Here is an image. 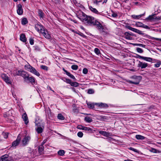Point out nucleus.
Returning a JSON list of instances; mask_svg holds the SVG:
<instances>
[{"instance_id":"a878e982","label":"nucleus","mask_w":161,"mask_h":161,"mask_svg":"<svg viewBox=\"0 0 161 161\" xmlns=\"http://www.w3.org/2000/svg\"><path fill=\"white\" fill-rule=\"evenodd\" d=\"M65 153V151L64 150H59L58 151V154L59 155L61 156H63Z\"/></svg>"},{"instance_id":"5701e85b","label":"nucleus","mask_w":161,"mask_h":161,"mask_svg":"<svg viewBox=\"0 0 161 161\" xmlns=\"http://www.w3.org/2000/svg\"><path fill=\"white\" fill-rule=\"evenodd\" d=\"M136 139L138 140H143L145 139V137L142 136L136 135Z\"/></svg>"},{"instance_id":"680f3d73","label":"nucleus","mask_w":161,"mask_h":161,"mask_svg":"<svg viewBox=\"0 0 161 161\" xmlns=\"http://www.w3.org/2000/svg\"><path fill=\"white\" fill-rule=\"evenodd\" d=\"M161 19V18L160 17H156L155 18V20H160Z\"/></svg>"},{"instance_id":"2f4dec72","label":"nucleus","mask_w":161,"mask_h":161,"mask_svg":"<svg viewBox=\"0 0 161 161\" xmlns=\"http://www.w3.org/2000/svg\"><path fill=\"white\" fill-rule=\"evenodd\" d=\"M131 17L134 19H138L141 17V15H131Z\"/></svg>"},{"instance_id":"58836bf2","label":"nucleus","mask_w":161,"mask_h":161,"mask_svg":"<svg viewBox=\"0 0 161 161\" xmlns=\"http://www.w3.org/2000/svg\"><path fill=\"white\" fill-rule=\"evenodd\" d=\"M94 52L97 55L100 54V52L99 49L97 48H96L94 49Z\"/></svg>"},{"instance_id":"6e6d98bb","label":"nucleus","mask_w":161,"mask_h":161,"mask_svg":"<svg viewBox=\"0 0 161 161\" xmlns=\"http://www.w3.org/2000/svg\"><path fill=\"white\" fill-rule=\"evenodd\" d=\"M101 2V1L94 0L93 2L94 3L98 4L99 3Z\"/></svg>"},{"instance_id":"bb28decb","label":"nucleus","mask_w":161,"mask_h":161,"mask_svg":"<svg viewBox=\"0 0 161 161\" xmlns=\"http://www.w3.org/2000/svg\"><path fill=\"white\" fill-rule=\"evenodd\" d=\"M99 133L103 135V136H108L109 134L106 131H100L99 132Z\"/></svg>"},{"instance_id":"e433bc0d","label":"nucleus","mask_w":161,"mask_h":161,"mask_svg":"<svg viewBox=\"0 0 161 161\" xmlns=\"http://www.w3.org/2000/svg\"><path fill=\"white\" fill-rule=\"evenodd\" d=\"M33 47L34 48V50L36 52L39 51L40 50V48L38 46H34Z\"/></svg>"},{"instance_id":"6e6552de","label":"nucleus","mask_w":161,"mask_h":161,"mask_svg":"<svg viewBox=\"0 0 161 161\" xmlns=\"http://www.w3.org/2000/svg\"><path fill=\"white\" fill-rule=\"evenodd\" d=\"M94 23V24H93L92 26L96 25L97 27L98 30L99 31H100L101 28L103 29V26H102V25L97 20L95 19Z\"/></svg>"},{"instance_id":"c756f323","label":"nucleus","mask_w":161,"mask_h":161,"mask_svg":"<svg viewBox=\"0 0 161 161\" xmlns=\"http://www.w3.org/2000/svg\"><path fill=\"white\" fill-rule=\"evenodd\" d=\"M22 24L23 25L26 24L28 23L27 19L26 18H23L22 20Z\"/></svg>"},{"instance_id":"0eeeda50","label":"nucleus","mask_w":161,"mask_h":161,"mask_svg":"<svg viewBox=\"0 0 161 161\" xmlns=\"http://www.w3.org/2000/svg\"><path fill=\"white\" fill-rule=\"evenodd\" d=\"M21 140V136L19 134L16 140L14 141L12 144V147H16L19 144Z\"/></svg>"},{"instance_id":"c03bdc74","label":"nucleus","mask_w":161,"mask_h":161,"mask_svg":"<svg viewBox=\"0 0 161 161\" xmlns=\"http://www.w3.org/2000/svg\"><path fill=\"white\" fill-rule=\"evenodd\" d=\"M41 68L45 70H48V67L45 65H42L41 66Z\"/></svg>"},{"instance_id":"9d476101","label":"nucleus","mask_w":161,"mask_h":161,"mask_svg":"<svg viewBox=\"0 0 161 161\" xmlns=\"http://www.w3.org/2000/svg\"><path fill=\"white\" fill-rule=\"evenodd\" d=\"M17 13L19 15L22 14L23 13V10L22 8V5L20 4H19L17 5Z\"/></svg>"},{"instance_id":"7ed1b4c3","label":"nucleus","mask_w":161,"mask_h":161,"mask_svg":"<svg viewBox=\"0 0 161 161\" xmlns=\"http://www.w3.org/2000/svg\"><path fill=\"white\" fill-rule=\"evenodd\" d=\"M31 138L30 136H25L21 141L22 145L25 146L27 145L31 140Z\"/></svg>"},{"instance_id":"dca6fc26","label":"nucleus","mask_w":161,"mask_h":161,"mask_svg":"<svg viewBox=\"0 0 161 161\" xmlns=\"http://www.w3.org/2000/svg\"><path fill=\"white\" fill-rule=\"evenodd\" d=\"M20 39L23 42H25L26 41V39L25 35L23 33L21 34L20 36Z\"/></svg>"},{"instance_id":"79ce46f5","label":"nucleus","mask_w":161,"mask_h":161,"mask_svg":"<svg viewBox=\"0 0 161 161\" xmlns=\"http://www.w3.org/2000/svg\"><path fill=\"white\" fill-rule=\"evenodd\" d=\"M161 64V63L160 61H159L157 63L154 64V66L156 68L159 67L160 65Z\"/></svg>"},{"instance_id":"473e14b6","label":"nucleus","mask_w":161,"mask_h":161,"mask_svg":"<svg viewBox=\"0 0 161 161\" xmlns=\"http://www.w3.org/2000/svg\"><path fill=\"white\" fill-rule=\"evenodd\" d=\"M84 129V130L86 131L89 132H91L92 131V130L89 127H85Z\"/></svg>"},{"instance_id":"052dcab7","label":"nucleus","mask_w":161,"mask_h":161,"mask_svg":"<svg viewBox=\"0 0 161 161\" xmlns=\"http://www.w3.org/2000/svg\"><path fill=\"white\" fill-rule=\"evenodd\" d=\"M4 137L5 138H8V135L6 133H3Z\"/></svg>"},{"instance_id":"6ab92c4d","label":"nucleus","mask_w":161,"mask_h":161,"mask_svg":"<svg viewBox=\"0 0 161 161\" xmlns=\"http://www.w3.org/2000/svg\"><path fill=\"white\" fill-rule=\"evenodd\" d=\"M38 14L39 16L40 19H42L44 17V13H43L41 9L38 10Z\"/></svg>"},{"instance_id":"13d9d810","label":"nucleus","mask_w":161,"mask_h":161,"mask_svg":"<svg viewBox=\"0 0 161 161\" xmlns=\"http://www.w3.org/2000/svg\"><path fill=\"white\" fill-rule=\"evenodd\" d=\"M112 16L114 17H116L117 16V15L116 13H113L112 14Z\"/></svg>"},{"instance_id":"c85d7f7f","label":"nucleus","mask_w":161,"mask_h":161,"mask_svg":"<svg viewBox=\"0 0 161 161\" xmlns=\"http://www.w3.org/2000/svg\"><path fill=\"white\" fill-rule=\"evenodd\" d=\"M71 86L75 87H77L79 86V84L77 82H72L70 84Z\"/></svg>"},{"instance_id":"3c124183","label":"nucleus","mask_w":161,"mask_h":161,"mask_svg":"<svg viewBox=\"0 0 161 161\" xmlns=\"http://www.w3.org/2000/svg\"><path fill=\"white\" fill-rule=\"evenodd\" d=\"M88 69L86 68H84L83 70V73L84 74H86L88 73Z\"/></svg>"},{"instance_id":"ddd939ff","label":"nucleus","mask_w":161,"mask_h":161,"mask_svg":"<svg viewBox=\"0 0 161 161\" xmlns=\"http://www.w3.org/2000/svg\"><path fill=\"white\" fill-rule=\"evenodd\" d=\"M22 118L23 119L24 121H25V124L26 125L28 123L29 121L27 115L25 113H24L23 114Z\"/></svg>"},{"instance_id":"20e7f679","label":"nucleus","mask_w":161,"mask_h":161,"mask_svg":"<svg viewBox=\"0 0 161 161\" xmlns=\"http://www.w3.org/2000/svg\"><path fill=\"white\" fill-rule=\"evenodd\" d=\"M125 28L134 31L136 33L140 35H143L144 34V33H143V32L139 30H138L128 25H126L125 26Z\"/></svg>"},{"instance_id":"1a4fd4ad","label":"nucleus","mask_w":161,"mask_h":161,"mask_svg":"<svg viewBox=\"0 0 161 161\" xmlns=\"http://www.w3.org/2000/svg\"><path fill=\"white\" fill-rule=\"evenodd\" d=\"M41 33L47 39H50L51 38L50 35L48 33V31L46 29L43 30V31H42Z\"/></svg>"},{"instance_id":"f8f14e48","label":"nucleus","mask_w":161,"mask_h":161,"mask_svg":"<svg viewBox=\"0 0 161 161\" xmlns=\"http://www.w3.org/2000/svg\"><path fill=\"white\" fill-rule=\"evenodd\" d=\"M147 65L148 64L147 63L139 61L138 66L139 67H141V69H144L147 67Z\"/></svg>"},{"instance_id":"603ef678","label":"nucleus","mask_w":161,"mask_h":161,"mask_svg":"<svg viewBox=\"0 0 161 161\" xmlns=\"http://www.w3.org/2000/svg\"><path fill=\"white\" fill-rule=\"evenodd\" d=\"M34 40L32 38H30L29 39V42L30 44L31 45H32L34 44Z\"/></svg>"},{"instance_id":"a18cd8bd","label":"nucleus","mask_w":161,"mask_h":161,"mask_svg":"<svg viewBox=\"0 0 161 161\" xmlns=\"http://www.w3.org/2000/svg\"><path fill=\"white\" fill-rule=\"evenodd\" d=\"M129 149L130 150H132L134 152H136L137 153H139V151L138 150H137V149H135L132 147H130V148H129Z\"/></svg>"},{"instance_id":"ea45409f","label":"nucleus","mask_w":161,"mask_h":161,"mask_svg":"<svg viewBox=\"0 0 161 161\" xmlns=\"http://www.w3.org/2000/svg\"><path fill=\"white\" fill-rule=\"evenodd\" d=\"M94 92L93 89H89L87 91V93L89 94H93Z\"/></svg>"},{"instance_id":"f3484780","label":"nucleus","mask_w":161,"mask_h":161,"mask_svg":"<svg viewBox=\"0 0 161 161\" xmlns=\"http://www.w3.org/2000/svg\"><path fill=\"white\" fill-rule=\"evenodd\" d=\"M156 14H154L151 15H149L147 18H146V20H155Z\"/></svg>"},{"instance_id":"4468645a","label":"nucleus","mask_w":161,"mask_h":161,"mask_svg":"<svg viewBox=\"0 0 161 161\" xmlns=\"http://www.w3.org/2000/svg\"><path fill=\"white\" fill-rule=\"evenodd\" d=\"M125 38L126 39L129 40H132L133 38L132 36H130V34H129V32H126L124 33Z\"/></svg>"},{"instance_id":"bf43d9fd","label":"nucleus","mask_w":161,"mask_h":161,"mask_svg":"<svg viewBox=\"0 0 161 161\" xmlns=\"http://www.w3.org/2000/svg\"><path fill=\"white\" fill-rule=\"evenodd\" d=\"M133 77L136 79H141V77L140 76H133Z\"/></svg>"},{"instance_id":"cd10ccee","label":"nucleus","mask_w":161,"mask_h":161,"mask_svg":"<svg viewBox=\"0 0 161 161\" xmlns=\"http://www.w3.org/2000/svg\"><path fill=\"white\" fill-rule=\"evenodd\" d=\"M6 83L8 84H11L12 83L11 80L8 77L5 80H4Z\"/></svg>"},{"instance_id":"09e8293b","label":"nucleus","mask_w":161,"mask_h":161,"mask_svg":"<svg viewBox=\"0 0 161 161\" xmlns=\"http://www.w3.org/2000/svg\"><path fill=\"white\" fill-rule=\"evenodd\" d=\"M149 36V37L148 38L149 39H154L156 40L161 41V38H154L153 37H151L150 36Z\"/></svg>"},{"instance_id":"a19ab883","label":"nucleus","mask_w":161,"mask_h":161,"mask_svg":"<svg viewBox=\"0 0 161 161\" xmlns=\"http://www.w3.org/2000/svg\"><path fill=\"white\" fill-rule=\"evenodd\" d=\"M2 78L3 80H5L8 77L7 75L5 74H3L1 75Z\"/></svg>"},{"instance_id":"72a5a7b5","label":"nucleus","mask_w":161,"mask_h":161,"mask_svg":"<svg viewBox=\"0 0 161 161\" xmlns=\"http://www.w3.org/2000/svg\"><path fill=\"white\" fill-rule=\"evenodd\" d=\"M127 82L130 83L131 84H133L136 85H138L139 84V83L140 82V81L139 80L137 81L136 82H133L132 81L130 80H128L127 81Z\"/></svg>"},{"instance_id":"4d7b16f0","label":"nucleus","mask_w":161,"mask_h":161,"mask_svg":"<svg viewBox=\"0 0 161 161\" xmlns=\"http://www.w3.org/2000/svg\"><path fill=\"white\" fill-rule=\"evenodd\" d=\"M142 57H143V56H141L138 55V54L136 55V58H138L142 59Z\"/></svg>"},{"instance_id":"e2e57ef3","label":"nucleus","mask_w":161,"mask_h":161,"mask_svg":"<svg viewBox=\"0 0 161 161\" xmlns=\"http://www.w3.org/2000/svg\"><path fill=\"white\" fill-rule=\"evenodd\" d=\"M129 34H130V36H134V35H135V34H133V33L131 32H129Z\"/></svg>"},{"instance_id":"8fccbe9b","label":"nucleus","mask_w":161,"mask_h":161,"mask_svg":"<svg viewBox=\"0 0 161 161\" xmlns=\"http://www.w3.org/2000/svg\"><path fill=\"white\" fill-rule=\"evenodd\" d=\"M134 44L136 46H139L143 47H145L146 46L145 45L141 44Z\"/></svg>"},{"instance_id":"f257e3e1","label":"nucleus","mask_w":161,"mask_h":161,"mask_svg":"<svg viewBox=\"0 0 161 161\" xmlns=\"http://www.w3.org/2000/svg\"><path fill=\"white\" fill-rule=\"evenodd\" d=\"M79 19L87 25L92 26L94 24L95 19L94 17L88 16L82 12L80 14Z\"/></svg>"},{"instance_id":"338daca9","label":"nucleus","mask_w":161,"mask_h":161,"mask_svg":"<svg viewBox=\"0 0 161 161\" xmlns=\"http://www.w3.org/2000/svg\"><path fill=\"white\" fill-rule=\"evenodd\" d=\"M153 152L154 153H156V150L155 149H153Z\"/></svg>"},{"instance_id":"a211bd4d","label":"nucleus","mask_w":161,"mask_h":161,"mask_svg":"<svg viewBox=\"0 0 161 161\" xmlns=\"http://www.w3.org/2000/svg\"><path fill=\"white\" fill-rule=\"evenodd\" d=\"M44 147L43 145H42L38 147V152L40 154H42L43 153Z\"/></svg>"},{"instance_id":"412c9836","label":"nucleus","mask_w":161,"mask_h":161,"mask_svg":"<svg viewBox=\"0 0 161 161\" xmlns=\"http://www.w3.org/2000/svg\"><path fill=\"white\" fill-rule=\"evenodd\" d=\"M84 120L88 123H90L92 121V119L91 117L88 116H86Z\"/></svg>"},{"instance_id":"aec40b11","label":"nucleus","mask_w":161,"mask_h":161,"mask_svg":"<svg viewBox=\"0 0 161 161\" xmlns=\"http://www.w3.org/2000/svg\"><path fill=\"white\" fill-rule=\"evenodd\" d=\"M89 9L93 12L96 14H98L99 12L95 8H93L91 6H89Z\"/></svg>"},{"instance_id":"4c0bfd02","label":"nucleus","mask_w":161,"mask_h":161,"mask_svg":"<svg viewBox=\"0 0 161 161\" xmlns=\"http://www.w3.org/2000/svg\"><path fill=\"white\" fill-rule=\"evenodd\" d=\"M71 69L74 70H76L78 69V66L76 65H73L71 66Z\"/></svg>"},{"instance_id":"de8ad7c7","label":"nucleus","mask_w":161,"mask_h":161,"mask_svg":"<svg viewBox=\"0 0 161 161\" xmlns=\"http://www.w3.org/2000/svg\"><path fill=\"white\" fill-rule=\"evenodd\" d=\"M87 104L89 108H93L94 107V105L93 104L89 103H88Z\"/></svg>"},{"instance_id":"4be33fe9","label":"nucleus","mask_w":161,"mask_h":161,"mask_svg":"<svg viewBox=\"0 0 161 161\" xmlns=\"http://www.w3.org/2000/svg\"><path fill=\"white\" fill-rule=\"evenodd\" d=\"M142 59L145 60L147 61L151 62L152 61L153 59L150 57H144L143 56Z\"/></svg>"},{"instance_id":"c9c22d12","label":"nucleus","mask_w":161,"mask_h":161,"mask_svg":"<svg viewBox=\"0 0 161 161\" xmlns=\"http://www.w3.org/2000/svg\"><path fill=\"white\" fill-rule=\"evenodd\" d=\"M64 81L66 82L68 84H70L71 82V81L70 79H69L66 78H64Z\"/></svg>"},{"instance_id":"423d86ee","label":"nucleus","mask_w":161,"mask_h":161,"mask_svg":"<svg viewBox=\"0 0 161 161\" xmlns=\"http://www.w3.org/2000/svg\"><path fill=\"white\" fill-rule=\"evenodd\" d=\"M16 75H18L22 76L24 78V79H25V77H26L28 74L27 72L25 71L19 70L17 72Z\"/></svg>"},{"instance_id":"f03ea898","label":"nucleus","mask_w":161,"mask_h":161,"mask_svg":"<svg viewBox=\"0 0 161 161\" xmlns=\"http://www.w3.org/2000/svg\"><path fill=\"white\" fill-rule=\"evenodd\" d=\"M25 69L38 76L40 75L39 73L35 69L29 64H26L25 66Z\"/></svg>"},{"instance_id":"39448f33","label":"nucleus","mask_w":161,"mask_h":161,"mask_svg":"<svg viewBox=\"0 0 161 161\" xmlns=\"http://www.w3.org/2000/svg\"><path fill=\"white\" fill-rule=\"evenodd\" d=\"M35 28L36 30L39 32L41 33L43 30H44L45 29L43 25L40 24H37L35 25Z\"/></svg>"},{"instance_id":"49530a36","label":"nucleus","mask_w":161,"mask_h":161,"mask_svg":"<svg viewBox=\"0 0 161 161\" xmlns=\"http://www.w3.org/2000/svg\"><path fill=\"white\" fill-rule=\"evenodd\" d=\"M83 133L81 131L77 133V136L79 137H82L83 136Z\"/></svg>"},{"instance_id":"9b49d317","label":"nucleus","mask_w":161,"mask_h":161,"mask_svg":"<svg viewBox=\"0 0 161 161\" xmlns=\"http://www.w3.org/2000/svg\"><path fill=\"white\" fill-rule=\"evenodd\" d=\"M25 80L26 82H27L28 81L31 83H34L35 82V79L33 77L29 76V74L27 75L26 77H25Z\"/></svg>"},{"instance_id":"f704fd0d","label":"nucleus","mask_w":161,"mask_h":161,"mask_svg":"<svg viewBox=\"0 0 161 161\" xmlns=\"http://www.w3.org/2000/svg\"><path fill=\"white\" fill-rule=\"evenodd\" d=\"M67 75L69 76L70 78H72L73 80H75L76 79L75 77L72 74H71L69 72Z\"/></svg>"},{"instance_id":"393cba45","label":"nucleus","mask_w":161,"mask_h":161,"mask_svg":"<svg viewBox=\"0 0 161 161\" xmlns=\"http://www.w3.org/2000/svg\"><path fill=\"white\" fill-rule=\"evenodd\" d=\"M99 106L100 107H101L104 108H107L108 107V105H107V104L102 103H101L99 104Z\"/></svg>"},{"instance_id":"864d4df0","label":"nucleus","mask_w":161,"mask_h":161,"mask_svg":"<svg viewBox=\"0 0 161 161\" xmlns=\"http://www.w3.org/2000/svg\"><path fill=\"white\" fill-rule=\"evenodd\" d=\"M85 127L84 126H83L82 125H78L77 126V128L79 129H80V130H84V128Z\"/></svg>"},{"instance_id":"2eb2a0df","label":"nucleus","mask_w":161,"mask_h":161,"mask_svg":"<svg viewBox=\"0 0 161 161\" xmlns=\"http://www.w3.org/2000/svg\"><path fill=\"white\" fill-rule=\"evenodd\" d=\"M35 123L36 125L38 126V127L36 129V131L37 133L38 134L42 133L43 131V128L41 127H39L40 125H38L36 122Z\"/></svg>"},{"instance_id":"774afa93","label":"nucleus","mask_w":161,"mask_h":161,"mask_svg":"<svg viewBox=\"0 0 161 161\" xmlns=\"http://www.w3.org/2000/svg\"><path fill=\"white\" fill-rule=\"evenodd\" d=\"M124 161H133L132 160H130V159H127V160H124Z\"/></svg>"},{"instance_id":"37998d69","label":"nucleus","mask_w":161,"mask_h":161,"mask_svg":"<svg viewBox=\"0 0 161 161\" xmlns=\"http://www.w3.org/2000/svg\"><path fill=\"white\" fill-rule=\"evenodd\" d=\"M136 50L139 53H142L143 52V50L140 48H136Z\"/></svg>"},{"instance_id":"0e129e2a","label":"nucleus","mask_w":161,"mask_h":161,"mask_svg":"<svg viewBox=\"0 0 161 161\" xmlns=\"http://www.w3.org/2000/svg\"><path fill=\"white\" fill-rule=\"evenodd\" d=\"M63 71L67 75V73L69 72L67 71L65 69H64V68H63Z\"/></svg>"},{"instance_id":"5fc2aeb1","label":"nucleus","mask_w":161,"mask_h":161,"mask_svg":"<svg viewBox=\"0 0 161 161\" xmlns=\"http://www.w3.org/2000/svg\"><path fill=\"white\" fill-rule=\"evenodd\" d=\"M142 27L147 29H150V28L148 26L144 24Z\"/></svg>"},{"instance_id":"7c9ffc66","label":"nucleus","mask_w":161,"mask_h":161,"mask_svg":"<svg viewBox=\"0 0 161 161\" xmlns=\"http://www.w3.org/2000/svg\"><path fill=\"white\" fill-rule=\"evenodd\" d=\"M143 24L141 22H137L136 23V25L138 27H142Z\"/></svg>"},{"instance_id":"69168bd1","label":"nucleus","mask_w":161,"mask_h":161,"mask_svg":"<svg viewBox=\"0 0 161 161\" xmlns=\"http://www.w3.org/2000/svg\"><path fill=\"white\" fill-rule=\"evenodd\" d=\"M100 31L101 32H104V28L103 27V29L102 28H101V29L100 30Z\"/></svg>"},{"instance_id":"b1692460","label":"nucleus","mask_w":161,"mask_h":161,"mask_svg":"<svg viewBox=\"0 0 161 161\" xmlns=\"http://www.w3.org/2000/svg\"><path fill=\"white\" fill-rule=\"evenodd\" d=\"M58 118L61 120H64L65 117L61 114H58L57 116Z\"/></svg>"}]
</instances>
